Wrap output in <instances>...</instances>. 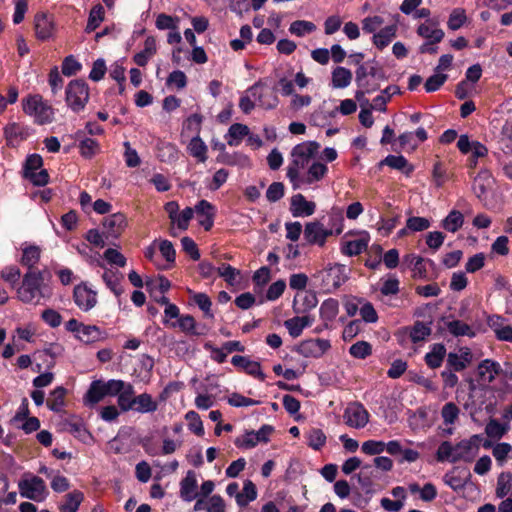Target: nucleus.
Masks as SVG:
<instances>
[{"label":"nucleus","mask_w":512,"mask_h":512,"mask_svg":"<svg viewBox=\"0 0 512 512\" xmlns=\"http://www.w3.org/2000/svg\"><path fill=\"white\" fill-rule=\"evenodd\" d=\"M193 300L196 305L204 312V315L208 318H213L214 315L211 311L212 302L208 295L205 293H195L193 295Z\"/></svg>","instance_id":"774afa93"},{"label":"nucleus","mask_w":512,"mask_h":512,"mask_svg":"<svg viewBox=\"0 0 512 512\" xmlns=\"http://www.w3.org/2000/svg\"><path fill=\"white\" fill-rule=\"evenodd\" d=\"M447 330L455 337L468 336L470 338L475 336L473 329L461 320H452L446 324Z\"/></svg>","instance_id":"de8ad7c7"},{"label":"nucleus","mask_w":512,"mask_h":512,"mask_svg":"<svg viewBox=\"0 0 512 512\" xmlns=\"http://www.w3.org/2000/svg\"><path fill=\"white\" fill-rule=\"evenodd\" d=\"M30 135V128L22 124L12 122L4 127V136L10 146H15L26 140Z\"/></svg>","instance_id":"f3484780"},{"label":"nucleus","mask_w":512,"mask_h":512,"mask_svg":"<svg viewBox=\"0 0 512 512\" xmlns=\"http://www.w3.org/2000/svg\"><path fill=\"white\" fill-rule=\"evenodd\" d=\"M319 148V143L315 141H307L296 145L291 152L292 161L287 167V178L290 180L292 170L299 175L310 166V162L318 153Z\"/></svg>","instance_id":"f03ea898"},{"label":"nucleus","mask_w":512,"mask_h":512,"mask_svg":"<svg viewBox=\"0 0 512 512\" xmlns=\"http://www.w3.org/2000/svg\"><path fill=\"white\" fill-rule=\"evenodd\" d=\"M369 243V235L367 233L363 234L357 239L346 241L341 251L344 255L347 256H356L365 251L368 247Z\"/></svg>","instance_id":"c85d7f7f"},{"label":"nucleus","mask_w":512,"mask_h":512,"mask_svg":"<svg viewBox=\"0 0 512 512\" xmlns=\"http://www.w3.org/2000/svg\"><path fill=\"white\" fill-rule=\"evenodd\" d=\"M507 432V427L502 425L498 420L491 419L485 427V433L488 437L494 439L502 438Z\"/></svg>","instance_id":"bf43d9fd"},{"label":"nucleus","mask_w":512,"mask_h":512,"mask_svg":"<svg viewBox=\"0 0 512 512\" xmlns=\"http://www.w3.org/2000/svg\"><path fill=\"white\" fill-rule=\"evenodd\" d=\"M468 21V17L466 14L465 9L463 8H454L451 13L449 14L448 21H447V27L451 31L459 30L461 27H463L466 22Z\"/></svg>","instance_id":"a18cd8bd"},{"label":"nucleus","mask_w":512,"mask_h":512,"mask_svg":"<svg viewBox=\"0 0 512 512\" xmlns=\"http://www.w3.org/2000/svg\"><path fill=\"white\" fill-rule=\"evenodd\" d=\"M352 72L342 66H337L331 73V85L336 89H343L351 84Z\"/></svg>","instance_id":"7c9ffc66"},{"label":"nucleus","mask_w":512,"mask_h":512,"mask_svg":"<svg viewBox=\"0 0 512 512\" xmlns=\"http://www.w3.org/2000/svg\"><path fill=\"white\" fill-rule=\"evenodd\" d=\"M187 149L190 155L195 157L199 162H205L207 160L208 148L198 135L191 139Z\"/></svg>","instance_id":"37998d69"},{"label":"nucleus","mask_w":512,"mask_h":512,"mask_svg":"<svg viewBox=\"0 0 512 512\" xmlns=\"http://www.w3.org/2000/svg\"><path fill=\"white\" fill-rule=\"evenodd\" d=\"M67 431L82 442H87L91 434L82 422H72L67 424Z\"/></svg>","instance_id":"e2e57ef3"},{"label":"nucleus","mask_w":512,"mask_h":512,"mask_svg":"<svg viewBox=\"0 0 512 512\" xmlns=\"http://www.w3.org/2000/svg\"><path fill=\"white\" fill-rule=\"evenodd\" d=\"M41 249L36 245H30L23 249L21 264L28 268V271L36 270L35 266L40 260Z\"/></svg>","instance_id":"58836bf2"},{"label":"nucleus","mask_w":512,"mask_h":512,"mask_svg":"<svg viewBox=\"0 0 512 512\" xmlns=\"http://www.w3.org/2000/svg\"><path fill=\"white\" fill-rule=\"evenodd\" d=\"M464 224V216L458 210H451L442 220L441 227L448 232H457Z\"/></svg>","instance_id":"4c0bfd02"},{"label":"nucleus","mask_w":512,"mask_h":512,"mask_svg":"<svg viewBox=\"0 0 512 512\" xmlns=\"http://www.w3.org/2000/svg\"><path fill=\"white\" fill-rule=\"evenodd\" d=\"M331 344L326 339H308L302 341L297 348V352L304 357L319 358L323 356L329 349Z\"/></svg>","instance_id":"f8f14e48"},{"label":"nucleus","mask_w":512,"mask_h":512,"mask_svg":"<svg viewBox=\"0 0 512 512\" xmlns=\"http://www.w3.org/2000/svg\"><path fill=\"white\" fill-rule=\"evenodd\" d=\"M45 279V271L31 270L25 273L22 284L18 289V298L23 303H39L43 296L42 285Z\"/></svg>","instance_id":"f257e3e1"},{"label":"nucleus","mask_w":512,"mask_h":512,"mask_svg":"<svg viewBox=\"0 0 512 512\" xmlns=\"http://www.w3.org/2000/svg\"><path fill=\"white\" fill-rule=\"evenodd\" d=\"M123 278V275L118 271L106 270L102 279L105 282L106 286L116 295L120 296L123 293V289L120 285V282Z\"/></svg>","instance_id":"a19ab883"},{"label":"nucleus","mask_w":512,"mask_h":512,"mask_svg":"<svg viewBox=\"0 0 512 512\" xmlns=\"http://www.w3.org/2000/svg\"><path fill=\"white\" fill-rule=\"evenodd\" d=\"M318 276L321 278L323 288L331 292L348 280L349 272L345 265L335 263L320 271Z\"/></svg>","instance_id":"0eeeda50"},{"label":"nucleus","mask_w":512,"mask_h":512,"mask_svg":"<svg viewBox=\"0 0 512 512\" xmlns=\"http://www.w3.org/2000/svg\"><path fill=\"white\" fill-rule=\"evenodd\" d=\"M89 97L88 84L82 79L72 80L66 87V104L75 113H79L85 109Z\"/></svg>","instance_id":"20e7f679"},{"label":"nucleus","mask_w":512,"mask_h":512,"mask_svg":"<svg viewBox=\"0 0 512 512\" xmlns=\"http://www.w3.org/2000/svg\"><path fill=\"white\" fill-rule=\"evenodd\" d=\"M316 204L306 200L302 194H296L291 197L290 211L294 217H305L314 214Z\"/></svg>","instance_id":"6ab92c4d"},{"label":"nucleus","mask_w":512,"mask_h":512,"mask_svg":"<svg viewBox=\"0 0 512 512\" xmlns=\"http://www.w3.org/2000/svg\"><path fill=\"white\" fill-rule=\"evenodd\" d=\"M494 179L488 170H482L474 179L473 190L477 198L484 200L488 191L492 188Z\"/></svg>","instance_id":"b1692460"},{"label":"nucleus","mask_w":512,"mask_h":512,"mask_svg":"<svg viewBox=\"0 0 512 512\" xmlns=\"http://www.w3.org/2000/svg\"><path fill=\"white\" fill-rule=\"evenodd\" d=\"M102 336L101 330L95 325H84L81 330H79V334L77 338L85 343H92L98 341Z\"/></svg>","instance_id":"603ef678"},{"label":"nucleus","mask_w":512,"mask_h":512,"mask_svg":"<svg viewBox=\"0 0 512 512\" xmlns=\"http://www.w3.org/2000/svg\"><path fill=\"white\" fill-rule=\"evenodd\" d=\"M104 397H106L104 393V381L94 380L84 396V403L88 406H94Z\"/></svg>","instance_id":"473e14b6"},{"label":"nucleus","mask_w":512,"mask_h":512,"mask_svg":"<svg viewBox=\"0 0 512 512\" xmlns=\"http://www.w3.org/2000/svg\"><path fill=\"white\" fill-rule=\"evenodd\" d=\"M249 128L248 126L241 124V123H235L232 124L228 130V133L226 135L227 143L229 146H237L243 137L249 135Z\"/></svg>","instance_id":"ea45409f"},{"label":"nucleus","mask_w":512,"mask_h":512,"mask_svg":"<svg viewBox=\"0 0 512 512\" xmlns=\"http://www.w3.org/2000/svg\"><path fill=\"white\" fill-rule=\"evenodd\" d=\"M104 13L105 11L101 4H97L92 7L85 29L86 32L90 33L99 27L101 22L104 20Z\"/></svg>","instance_id":"3c124183"},{"label":"nucleus","mask_w":512,"mask_h":512,"mask_svg":"<svg viewBox=\"0 0 512 512\" xmlns=\"http://www.w3.org/2000/svg\"><path fill=\"white\" fill-rule=\"evenodd\" d=\"M510 453H512V446L506 442L497 443L492 449V454L500 466L504 465Z\"/></svg>","instance_id":"864d4df0"},{"label":"nucleus","mask_w":512,"mask_h":512,"mask_svg":"<svg viewBox=\"0 0 512 512\" xmlns=\"http://www.w3.org/2000/svg\"><path fill=\"white\" fill-rule=\"evenodd\" d=\"M430 324L416 321L410 328L409 336L413 343L424 341L431 334Z\"/></svg>","instance_id":"49530a36"},{"label":"nucleus","mask_w":512,"mask_h":512,"mask_svg":"<svg viewBox=\"0 0 512 512\" xmlns=\"http://www.w3.org/2000/svg\"><path fill=\"white\" fill-rule=\"evenodd\" d=\"M482 435L474 434L468 439H463L455 445L452 463L459 461L472 462L479 452Z\"/></svg>","instance_id":"6e6552de"},{"label":"nucleus","mask_w":512,"mask_h":512,"mask_svg":"<svg viewBox=\"0 0 512 512\" xmlns=\"http://www.w3.org/2000/svg\"><path fill=\"white\" fill-rule=\"evenodd\" d=\"M454 448L455 445H453L451 442L443 441L437 449L436 459L439 462L449 461L452 463V458L454 457L455 453Z\"/></svg>","instance_id":"680f3d73"},{"label":"nucleus","mask_w":512,"mask_h":512,"mask_svg":"<svg viewBox=\"0 0 512 512\" xmlns=\"http://www.w3.org/2000/svg\"><path fill=\"white\" fill-rule=\"evenodd\" d=\"M194 212L198 216L199 224L206 230L209 231L214 223L215 210L214 206L206 201L201 200L195 206Z\"/></svg>","instance_id":"4be33fe9"},{"label":"nucleus","mask_w":512,"mask_h":512,"mask_svg":"<svg viewBox=\"0 0 512 512\" xmlns=\"http://www.w3.org/2000/svg\"><path fill=\"white\" fill-rule=\"evenodd\" d=\"M257 498V489L255 484L246 480L243 486V493L237 494V504L241 507L246 506L249 502L254 501Z\"/></svg>","instance_id":"09e8293b"},{"label":"nucleus","mask_w":512,"mask_h":512,"mask_svg":"<svg viewBox=\"0 0 512 512\" xmlns=\"http://www.w3.org/2000/svg\"><path fill=\"white\" fill-rule=\"evenodd\" d=\"M471 362V350L467 347H463L459 350V353L450 352L447 354L446 368L455 372H461L465 370Z\"/></svg>","instance_id":"2eb2a0df"},{"label":"nucleus","mask_w":512,"mask_h":512,"mask_svg":"<svg viewBox=\"0 0 512 512\" xmlns=\"http://www.w3.org/2000/svg\"><path fill=\"white\" fill-rule=\"evenodd\" d=\"M370 414L359 402L349 404L343 414L347 426L355 429L364 428L369 422Z\"/></svg>","instance_id":"9d476101"},{"label":"nucleus","mask_w":512,"mask_h":512,"mask_svg":"<svg viewBox=\"0 0 512 512\" xmlns=\"http://www.w3.org/2000/svg\"><path fill=\"white\" fill-rule=\"evenodd\" d=\"M43 166V159L38 154L29 155L25 161L23 168V175L26 178L34 171L39 170Z\"/></svg>","instance_id":"338daca9"},{"label":"nucleus","mask_w":512,"mask_h":512,"mask_svg":"<svg viewBox=\"0 0 512 512\" xmlns=\"http://www.w3.org/2000/svg\"><path fill=\"white\" fill-rule=\"evenodd\" d=\"M35 34L40 40H47L53 36L54 22L49 15L40 13L35 16Z\"/></svg>","instance_id":"5701e85b"},{"label":"nucleus","mask_w":512,"mask_h":512,"mask_svg":"<svg viewBox=\"0 0 512 512\" xmlns=\"http://www.w3.org/2000/svg\"><path fill=\"white\" fill-rule=\"evenodd\" d=\"M351 356L357 359H365L372 354V346L366 341H358L349 348Z\"/></svg>","instance_id":"5fc2aeb1"},{"label":"nucleus","mask_w":512,"mask_h":512,"mask_svg":"<svg viewBox=\"0 0 512 512\" xmlns=\"http://www.w3.org/2000/svg\"><path fill=\"white\" fill-rule=\"evenodd\" d=\"M479 378L487 383H491L501 373L502 369L498 362L485 359L477 367Z\"/></svg>","instance_id":"393cba45"},{"label":"nucleus","mask_w":512,"mask_h":512,"mask_svg":"<svg viewBox=\"0 0 512 512\" xmlns=\"http://www.w3.org/2000/svg\"><path fill=\"white\" fill-rule=\"evenodd\" d=\"M145 286L151 292L158 289L162 294H164L170 289L171 283L165 276H159L156 279L148 278L145 282Z\"/></svg>","instance_id":"052dcab7"},{"label":"nucleus","mask_w":512,"mask_h":512,"mask_svg":"<svg viewBox=\"0 0 512 512\" xmlns=\"http://www.w3.org/2000/svg\"><path fill=\"white\" fill-rule=\"evenodd\" d=\"M512 489V473L501 472L497 477L495 495L496 497L503 499L505 498Z\"/></svg>","instance_id":"79ce46f5"},{"label":"nucleus","mask_w":512,"mask_h":512,"mask_svg":"<svg viewBox=\"0 0 512 512\" xmlns=\"http://www.w3.org/2000/svg\"><path fill=\"white\" fill-rule=\"evenodd\" d=\"M185 419L189 422V430L198 436H202L204 434L203 422L197 412L193 410L188 411L185 415Z\"/></svg>","instance_id":"13d9d810"},{"label":"nucleus","mask_w":512,"mask_h":512,"mask_svg":"<svg viewBox=\"0 0 512 512\" xmlns=\"http://www.w3.org/2000/svg\"><path fill=\"white\" fill-rule=\"evenodd\" d=\"M156 39L153 36L146 38L144 42V49L134 55V62L138 66H145L151 57L156 54Z\"/></svg>","instance_id":"2f4dec72"},{"label":"nucleus","mask_w":512,"mask_h":512,"mask_svg":"<svg viewBox=\"0 0 512 512\" xmlns=\"http://www.w3.org/2000/svg\"><path fill=\"white\" fill-rule=\"evenodd\" d=\"M271 425H263L258 431H246L243 435L238 436L234 444L241 449H252L259 443H267L273 432Z\"/></svg>","instance_id":"1a4fd4ad"},{"label":"nucleus","mask_w":512,"mask_h":512,"mask_svg":"<svg viewBox=\"0 0 512 512\" xmlns=\"http://www.w3.org/2000/svg\"><path fill=\"white\" fill-rule=\"evenodd\" d=\"M316 30V25L311 21L297 20L290 24L289 32L292 35L303 37L307 34L313 33Z\"/></svg>","instance_id":"8fccbe9b"},{"label":"nucleus","mask_w":512,"mask_h":512,"mask_svg":"<svg viewBox=\"0 0 512 512\" xmlns=\"http://www.w3.org/2000/svg\"><path fill=\"white\" fill-rule=\"evenodd\" d=\"M73 300L76 306L88 312L97 304V292L88 287L86 282H82L74 287Z\"/></svg>","instance_id":"9b49d317"},{"label":"nucleus","mask_w":512,"mask_h":512,"mask_svg":"<svg viewBox=\"0 0 512 512\" xmlns=\"http://www.w3.org/2000/svg\"><path fill=\"white\" fill-rule=\"evenodd\" d=\"M447 78L446 74L435 71V74L430 76L424 84L426 92L437 91L446 82Z\"/></svg>","instance_id":"69168bd1"},{"label":"nucleus","mask_w":512,"mask_h":512,"mask_svg":"<svg viewBox=\"0 0 512 512\" xmlns=\"http://www.w3.org/2000/svg\"><path fill=\"white\" fill-rule=\"evenodd\" d=\"M197 487L196 473L189 470L180 482V497L186 502L195 500L198 497Z\"/></svg>","instance_id":"412c9836"},{"label":"nucleus","mask_w":512,"mask_h":512,"mask_svg":"<svg viewBox=\"0 0 512 512\" xmlns=\"http://www.w3.org/2000/svg\"><path fill=\"white\" fill-rule=\"evenodd\" d=\"M20 496L35 502H43L49 495L45 481L35 475H25L18 482Z\"/></svg>","instance_id":"39448f33"},{"label":"nucleus","mask_w":512,"mask_h":512,"mask_svg":"<svg viewBox=\"0 0 512 512\" xmlns=\"http://www.w3.org/2000/svg\"><path fill=\"white\" fill-rule=\"evenodd\" d=\"M65 394L66 389L62 386H58L53 389L47 399V407L54 412H60L65 403Z\"/></svg>","instance_id":"c03bdc74"},{"label":"nucleus","mask_w":512,"mask_h":512,"mask_svg":"<svg viewBox=\"0 0 512 512\" xmlns=\"http://www.w3.org/2000/svg\"><path fill=\"white\" fill-rule=\"evenodd\" d=\"M396 32L397 26L395 24L386 26L374 34L373 43L377 48L383 49L396 37Z\"/></svg>","instance_id":"e433bc0d"},{"label":"nucleus","mask_w":512,"mask_h":512,"mask_svg":"<svg viewBox=\"0 0 512 512\" xmlns=\"http://www.w3.org/2000/svg\"><path fill=\"white\" fill-rule=\"evenodd\" d=\"M127 226L126 217L118 212L106 217L103 221L104 233L107 237L118 238Z\"/></svg>","instance_id":"dca6fc26"},{"label":"nucleus","mask_w":512,"mask_h":512,"mask_svg":"<svg viewBox=\"0 0 512 512\" xmlns=\"http://www.w3.org/2000/svg\"><path fill=\"white\" fill-rule=\"evenodd\" d=\"M84 500L83 492L73 490L63 497V501L59 504L60 512H77L79 506Z\"/></svg>","instance_id":"c756f323"},{"label":"nucleus","mask_w":512,"mask_h":512,"mask_svg":"<svg viewBox=\"0 0 512 512\" xmlns=\"http://www.w3.org/2000/svg\"><path fill=\"white\" fill-rule=\"evenodd\" d=\"M217 272L230 285H234L237 282V277L240 274L239 270L226 263L218 267Z\"/></svg>","instance_id":"0e129e2a"},{"label":"nucleus","mask_w":512,"mask_h":512,"mask_svg":"<svg viewBox=\"0 0 512 512\" xmlns=\"http://www.w3.org/2000/svg\"><path fill=\"white\" fill-rule=\"evenodd\" d=\"M417 33L419 36L431 40V43H439L444 38V31L437 27V23L432 21H426L422 23L417 28Z\"/></svg>","instance_id":"bb28decb"},{"label":"nucleus","mask_w":512,"mask_h":512,"mask_svg":"<svg viewBox=\"0 0 512 512\" xmlns=\"http://www.w3.org/2000/svg\"><path fill=\"white\" fill-rule=\"evenodd\" d=\"M332 234L331 230L326 229L318 221L309 222L304 229V238L309 244L323 246L328 236Z\"/></svg>","instance_id":"4468645a"},{"label":"nucleus","mask_w":512,"mask_h":512,"mask_svg":"<svg viewBox=\"0 0 512 512\" xmlns=\"http://www.w3.org/2000/svg\"><path fill=\"white\" fill-rule=\"evenodd\" d=\"M231 363L246 372L247 374L258 378L263 381L265 379V374L261 370V365L257 361H253L246 356L234 355L231 359Z\"/></svg>","instance_id":"a211bd4d"},{"label":"nucleus","mask_w":512,"mask_h":512,"mask_svg":"<svg viewBox=\"0 0 512 512\" xmlns=\"http://www.w3.org/2000/svg\"><path fill=\"white\" fill-rule=\"evenodd\" d=\"M313 323V318L305 315V316H296L290 318L284 322V326L287 328L290 336L293 338L299 337L304 330V328L311 326Z\"/></svg>","instance_id":"cd10ccee"},{"label":"nucleus","mask_w":512,"mask_h":512,"mask_svg":"<svg viewBox=\"0 0 512 512\" xmlns=\"http://www.w3.org/2000/svg\"><path fill=\"white\" fill-rule=\"evenodd\" d=\"M446 353V347L442 343H435L431 345L430 351L426 353L424 359L426 365L431 369L441 367Z\"/></svg>","instance_id":"a878e982"},{"label":"nucleus","mask_w":512,"mask_h":512,"mask_svg":"<svg viewBox=\"0 0 512 512\" xmlns=\"http://www.w3.org/2000/svg\"><path fill=\"white\" fill-rule=\"evenodd\" d=\"M23 111L39 125L51 123L54 119V109L40 95L29 96L23 100Z\"/></svg>","instance_id":"7ed1b4c3"},{"label":"nucleus","mask_w":512,"mask_h":512,"mask_svg":"<svg viewBox=\"0 0 512 512\" xmlns=\"http://www.w3.org/2000/svg\"><path fill=\"white\" fill-rule=\"evenodd\" d=\"M460 410L453 402L446 403L441 409V416L446 425H452L459 417Z\"/></svg>","instance_id":"4d7b16f0"},{"label":"nucleus","mask_w":512,"mask_h":512,"mask_svg":"<svg viewBox=\"0 0 512 512\" xmlns=\"http://www.w3.org/2000/svg\"><path fill=\"white\" fill-rule=\"evenodd\" d=\"M382 164H385L392 169L399 170L406 176H409L414 170L413 165H411L402 155H388L383 160Z\"/></svg>","instance_id":"c9c22d12"},{"label":"nucleus","mask_w":512,"mask_h":512,"mask_svg":"<svg viewBox=\"0 0 512 512\" xmlns=\"http://www.w3.org/2000/svg\"><path fill=\"white\" fill-rule=\"evenodd\" d=\"M306 438L308 445L315 450H319L326 442V435L321 429L317 428L311 429L306 434Z\"/></svg>","instance_id":"6e6d98bb"},{"label":"nucleus","mask_w":512,"mask_h":512,"mask_svg":"<svg viewBox=\"0 0 512 512\" xmlns=\"http://www.w3.org/2000/svg\"><path fill=\"white\" fill-rule=\"evenodd\" d=\"M135 390L131 383L125 382L121 392L117 397V404L121 411L127 412L133 409V400H135Z\"/></svg>","instance_id":"72a5a7b5"},{"label":"nucleus","mask_w":512,"mask_h":512,"mask_svg":"<svg viewBox=\"0 0 512 512\" xmlns=\"http://www.w3.org/2000/svg\"><path fill=\"white\" fill-rule=\"evenodd\" d=\"M248 94H251L253 99L258 102V105L264 109H273L277 106V96L260 81L256 82L248 89Z\"/></svg>","instance_id":"ddd939ff"},{"label":"nucleus","mask_w":512,"mask_h":512,"mask_svg":"<svg viewBox=\"0 0 512 512\" xmlns=\"http://www.w3.org/2000/svg\"><path fill=\"white\" fill-rule=\"evenodd\" d=\"M339 313V302L334 298H328L322 302L319 308L320 319L324 322V328L332 329L333 322Z\"/></svg>","instance_id":"aec40b11"},{"label":"nucleus","mask_w":512,"mask_h":512,"mask_svg":"<svg viewBox=\"0 0 512 512\" xmlns=\"http://www.w3.org/2000/svg\"><path fill=\"white\" fill-rule=\"evenodd\" d=\"M327 172L328 167L324 163L314 161L307 167V170H304L299 175L295 174L292 170L290 172V183L294 190L302 189L321 181Z\"/></svg>","instance_id":"423d86ee"},{"label":"nucleus","mask_w":512,"mask_h":512,"mask_svg":"<svg viewBox=\"0 0 512 512\" xmlns=\"http://www.w3.org/2000/svg\"><path fill=\"white\" fill-rule=\"evenodd\" d=\"M133 402V409L138 413H152L158 408V404L153 400L152 396L148 393H142L135 397Z\"/></svg>","instance_id":"f704fd0d"}]
</instances>
